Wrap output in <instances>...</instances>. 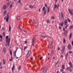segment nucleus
<instances>
[{
  "instance_id": "obj_1",
  "label": "nucleus",
  "mask_w": 73,
  "mask_h": 73,
  "mask_svg": "<svg viewBox=\"0 0 73 73\" xmlns=\"http://www.w3.org/2000/svg\"><path fill=\"white\" fill-rule=\"evenodd\" d=\"M6 42L7 45L8 46H9V43H10V40H11V38H8V37H6Z\"/></svg>"
},
{
  "instance_id": "obj_2",
  "label": "nucleus",
  "mask_w": 73,
  "mask_h": 73,
  "mask_svg": "<svg viewBox=\"0 0 73 73\" xmlns=\"http://www.w3.org/2000/svg\"><path fill=\"white\" fill-rule=\"evenodd\" d=\"M41 70H43L42 72L43 73H46V71L47 70V68L46 67H43L41 69Z\"/></svg>"
},
{
  "instance_id": "obj_3",
  "label": "nucleus",
  "mask_w": 73,
  "mask_h": 73,
  "mask_svg": "<svg viewBox=\"0 0 73 73\" xmlns=\"http://www.w3.org/2000/svg\"><path fill=\"white\" fill-rule=\"evenodd\" d=\"M36 38L34 37L33 38V43H32V45H33V46H34V44H35V43L36 42Z\"/></svg>"
},
{
  "instance_id": "obj_4",
  "label": "nucleus",
  "mask_w": 73,
  "mask_h": 73,
  "mask_svg": "<svg viewBox=\"0 0 73 73\" xmlns=\"http://www.w3.org/2000/svg\"><path fill=\"white\" fill-rule=\"evenodd\" d=\"M9 12H8L6 16V21L7 22H8V20L9 19Z\"/></svg>"
},
{
  "instance_id": "obj_5",
  "label": "nucleus",
  "mask_w": 73,
  "mask_h": 73,
  "mask_svg": "<svg viewBox=\"0 0 73 73\" xmlns=\"http://www.w3.org/2000/svg\"><path fill=\"white\" fill-rule=\"evenodd\" d=\"M61 17V19L63 20H65V18H64V14L62 12H61L60 13Z\"/></svg>"
},
{
  "instance_id": "obj_6",
  "label": "nucleus",
  "mask_w": 73,
  "mask_h": 73,
  "mask_svg": "<svg viewBox=\"0 0 73 73\" xmlns=\"http://www.w3.org/2000/svg\"><path fill=\"white\" fill-rule=\"evenodd\" d=\"M65 47L64 46H63L62 47V49L61 50V52H62V53L63 54L64 53V52L65 51Z\"/></svg>"
},
{
  "instance_id": "obj_7",
  "label": "nucleus",
  "mask_w": 73,
  "mask_h": 73,
  "mask_svg": "<svg viewBox=\"0 0 73 73\" xmlns=\"http://www.w3.org/2000/svg\"><path fill=\"white\" fill-rule=\"evenodd\" d=\"M67 48L68 49H69V50H71V45L70 44H68V45Z\"/></svg>"
},
{
  "instance_id": "obj_8",
  "label": "nucleus",
  "mask_w": 73,
  "mask_h": 73,
  "mask_svg": "<svg viewBox=\"0 0 73 73\" xmlns=\"http://www.w3.org/2000/svg\"><path fill=\"white\" fill-rule=\"evenodd\" d=\"M64 24L65 25H67V24H68V21H67V20L65 19L64 21Z\"/></svg>"
},
{
  "instance_id": "obj_9",
  "label": "nucleus",
  "mask_w": 73,
  "mask_h": 73,
  "mask_svg": "<svg viewBox=\"0 0 73 73\" xmlns=\"http://www.w3.org/2000/svg\"><path fill=\"white\" fill-rule=\"evenodd\" d=\"M15 68V66L14 65H13V67L11 68L12 71L13 72H14V69Z\"/></svg>"
},
{
  "instance_id": "obj_10",
  "label": "nucleus",
  "mask_w": 73,
  "mask_h": 73,
  "mask_svg": "<svg viewBox=\"0 0 73 73\" xmlns=\"http://www.w3.org/2000/svg\"><path fill=\"white\" fill-rule=\"evenodd\" d=\"M68 11H69V12L70 13L72 16L73 15V13H72V11H71V10L70 9H68Z\"/></svg>"
},
{
  "instance_id": "obj_11",
  "label": "nucleus",
  "mask_w": 73,
  "mask_h": 73,
  "mask_svg": "<svg viewBox=\"0 0 73 73\" xmlns=\"http://www.w3.org/2000/svg\"><path fill=\"white\" fill-rule=\"evenodd\" d=\"M7 6L6 5H4L3 6V9L4 10H5V9H7Z\"/></svg>"
},
{
  "instance_id": "obj_12",
  "label": "nucleus",
  "mask_w": 73,
  "mask_h": 73,
  "mask_svg": "<svg viewBox=\"0 0 73 73\" xmlns=\"http://www.w3.org/2000/svg\"><path fill=\"white\" fill-rule=\"evenodd\" d=\"M3 50L4 53H5L6 52V48H5V47H3Z\"/></svg>"
},
{
  "instance_id": "obj_13",
  "label": "nucleus",
  "mask_w": 73,
  "mask_h": 73,
  "mask_svg": "<svg viewBox=\"0 0 73 73\" xmlns=\"http://www.w3.org/2000/svg\"><path fill=\"white\" fill-rule=\"evenodd\" d=\"M59 25L60 26L62 27L64 25V22H62L61 23H59Z\"/></svg>"
},
{
  "instance_id": "obj_14",
  "label": "nucleus",
  "mask_w": 73,
  "mask_h": 73,
  "mask_svg": "<svg viewBox=\"0 0 73 73\" xmlns=\"http://www.w3.org/2000/svg\"><path fill=\"white\" fill-rule=\"evenodd\" d=\"M45 10H46V8H45V7L44 6L42 9V11H45Z\"/></svg>"
},
{
  "instance_id": "obj_15",
  "label": "nucleus",
  "mask_w": 73,
  "mask_h": 73,
  "mask_svg": "<svg viewBox=\"0 0 73 73\" xmlns=\"http://www.w3.org/2000/svg\"><path fill=\"white\" fill-rule=\"evenodd\" d=\"M69 28L70 29H72L73 28V25H71L69 27Z\"/></svg>"
},
{
  "instance_id": "obj_16",
  "label": "nucleus",
  "mask_w": 73,
  "mask_h": 73,
  "mask_svg": "<svg viewBox=\"0 0 73 73\" xmlns=\"http://www.w3.org/2000/svg\"><path fill=\"white\" fill-rule=\"evenodd\" d=\"M69 65H70V66L71 67V68H72V66H73V65L72 64V62H70L69 63Z\"/></svg>"
},
{
  "instance_id": "obj_17",
  "label": "nucleus",
  "mask_w": 73,
  "mask_h": 73,
  "mask_svg": "<svg viewBox=\"0 0 73 73\" xmlns=\"http://www.w3.org/2000/svg\"><path fill=\"white\" fill-rule=\"evenodd\" d=\"M48 42L50 44H51V45L52 44V41L50 40H48Z\"/></svg>"
},
{
  "instance_id": "obj_18",
  "label": "nucleus",
  "mask_w": 73,
  "mask_h": 73,
  "mask_svg": "<svg viewBox=\"0 0 73 73\" xmlns=\"http://www.w3.org/2000/svg\"><path fill=\"white\" fill-rule=\"evenodd\" d=\"M32 22L33 23H34L35 24V25L36 24H37V23L36 22V21H35V20L34 19L33 20V21Z\"/></svg>"
},
{
  "instance_id": "obj_19",
  "label": "nucleus",
  "mask_w": 73,
  "mask_h": 73,
  "mask_svg": "<svg viewBox=\"0 0 73 73\" xmlns=\"http://www.w3.org/2000/svg\"><path fill=\"white\" fill-rule=\"evenodd\" d=\"M67 32H68V31L67 30H66L65 31V32L64 33V35H66V34H67Z\"/></svg>"
},
{
  "instance_id": "obj_20",
  "label": "nucleus",
  "mask_w": 73,
  "mask_h": 73,
  "mask_svg": "<svg viewBox=\"0 0 73 73\" xmlns=\"http://www.w3.org/2000/svg\"><path fill=\"white\" fill-rule=\"evenodd\" d=\"M3 63L4 65L5 64V59H3Z\"/></svg>"
},
{
  "instance_id": "obj_21",
  "label": "nucleus",
  "mask_w": 73,
  "mask_h": 73,
  "mask_svg": "<svg viewBox=\"0 0 73 73\" xmlns=\"http://www.w3.org/2000/svg\"><path fill=\"white\" fill-rule=\"evenodd\" d=\"M11 25H9V30L8 31V32H9L10 31H11Z\"/></svg>"
},
{
  "instance_id": "obj_22",
  "label": "nucleus",
  "mask_w": 73,
  "mask_h": 73,
  "mask_svg": "<svg viewBox=\"0 0 73 73\" xmlns=\"http://www.w3.org/2000/svg\"><path fill=\"white\" fill-rule=\"evenodd\" d=\"M19 71H20L21 70V66H19L18 68Z\"/></svg>"
},
{
  "instance_id": "obj_23",
  "label": "nucleus",
  "mask_w": 73,
  "mask_h": 73,
  "mask_svg": "<svg viewBox=\"0 0 73 73\" xmlns=\"http://www.w3.org/2000/svg\"><path fill=\"white\" fill-rule=\"evenodd\" d=\"M9 53H10V56H12V50H10Z\"/></svg>"
},
{
  "instance_id": "obj_24",
  "label": "nucleus",
  "mask_w": 73,
  "mask_h": 73,
  "mask_svg": "<svg viewBox=\"0 0 73 73\" xmlns=\"http://www.w3.org/2000/svg\"><path fill=\"white\" fill-rule=\"evenodd\" d=\"M29 7L30 8H31V9H32V8H33V6L32 5H30L29 6Z\"/></svg>"
},
{
  "instance_id": "obj_25",
  "label": "nucleus",
  "mask_w": 73,
  "mask_h": 73,
  "mask_svg": "<svg viewBox=\"0 0 73 73\" xmlns=\"http://www.w3.org/2000/svg\"><path fill=\"white\" fill-rule=\"evenodd\" d=\"M3 40V37H0V41H2Z\"/></svg>"
},
{
  "instance_id": "obj_26",
  "label": "nucleus",
  "mask_w": 73,
  "mask_h": 73,
  "mask_svg": "<svg viewBox=\"0 0 73 73\" xmlns=\"http://www.w3.org/2000/svg\"><path fill=\"white\" fill-rule=\"evenodd\" d=\"M21 30H22V31H23L25 33H27V30H23L22 29H21Z\"/></svg>"
},
{
  "instance_id": "obj_27",
  "label": "nucleus",
  "mask_w": 73,
  "mask_h": 73,
  "mask_svg": "<svg viewBox=\"0 0 73 73\" xmlns=\"http://www.w3.org/2000/svg\"><path fill=\"white\" fill-rule=\"evenodd\" d=\"M12 6H13L12 4H11L10 5V9H11V8H12Z\"/></svg>"
},
{
  "instance_id": "obj_28",
  "label": "nucleus",
  "mask_w": 73,
  "mask_h": 73,
  "mask_svg": "<svg viewBox=\"0 0 73 73\" xmlns=\"http://www.w3.org/2000/svg\"><path fill=\"white\" fill-rule=\"evenodd\" d=\"M27 48V46H24V48L23 49L24 51H25V49H26Z\"/></svg>"
},
{
  "instance_id": "obj_29",
  "label": "nucleus",
  "mask_w": 73,
  "mask_h": 73,
  "mask_svg": "<svg viewBox=\"0 0 73 73\" xmlns=\"http://www.w3.org/2000/svg\"><path fill=\"white\" fill-rule=\"evenodd\" d=\"M12 60H13V58L12 56H11V59H10L9 61H12Z\"/></svg>"
},
{
  "instance_id": "obj_30",
  "label": "nucleus",
  "mask_w": 73,
  "mask_h": 73,
  "mask_svg": "<svg viewBox=\"0 0 73 73\" xmlns=\"http://www.w3.org/2000/svg\"><path fill=\"white\" fill-rule=\"evenodd\" d=\"M30 55H29V54H27L26 55V57H27V58H28V57H29Z\"/></svg>"
},
{
  "instance_id": "obj_31",
  "label": "nucleus",
  "mask_w": 73,
  "mask_h": 73,
  "mask_svg": "<svg viewBox=\"0 0 73 73\" xmlns=\"http://www.w3.org/2000/svg\"><path fill=\"white\" fill-rule=\"evenodd\" d=\"M6 13H7V11H6L5 10L4 11V12H3V14L4 15H5Z\"/></svg>"
},
{
  "instance_id": "obj_32",
  "label": "nucleus",
  "mask_w": 73,
  "mask_h": 73,
  "mask_svg": "<svg viewBox=\"0 0 73 73\" xmlns=\"http://www.w3.org/2000/svg\"><path fill=\"white\" fill-rule=\"evenodd\" d=\"M20 19V16H18L17 17V19L18 20H19Z\"/></svg>"
},
{
  "instance_id": "obj_33",
  "label": "nucleus",
  "mask_w": 73,
  "mask_h": 73,
  "mask_svg": "<svg viewBox=\"0 0 73 73\" xmlns=\"http://www.w3.org/2000/svg\"><path fill=\"white\" fill-rule=\"evenodd\" d=\"M31 53V51H28V53L27 54L30 55Z\"/></svg>"
},
{
  "instance_id": "obj_34",
  "label": "nucleus",
  "mask_w": 73,
  "mask_h": 73,
  "mask_svg": "<svg viewBox=\"0 0 73 73\" xmlns=\"http://www.w3.org/2000/svg\"><path fill=\"white\" fill-rule=\"evenodd\" d=\"M49 8H50V7H48V8L47 10V13H49Z\"/></svg>"
},
{
  "instance_id": "obj_35",
  "label": "nucleus",
  "mask_w": 73,
  "mask_h": 73,
  "mask_svg": "<svg viewBox=\"0 0 73 73\" xmlns=\"http://www.w3.org/2000/svg\"><path fill=\"white\" fill-rule=\"evenodd\" d=\"M16 52H14V56H15V57H16Z\"/></svg>"
},
{
  "instance_id": "obj_36",
  "label": "nucleus",
  "mask_w": 73,
  "mask_h": 73,
  "mask_svg": "<svg viewBox=\"0 0 73 73\" xmlns=\"http://www.w3.org/2000/svg\"><path fill=\"white\" fill-rule=\"evenodd\" d=\"M43 12H44V15H46V11H43Z\"/></svg>"
},
{
  "instance_id": "obj_37",
  "label": "nucleus",
  "mask_w": 73,
  "mask_h": 73,
  "mask_svg": "<svg viewBox=\"0 0 73 73\" xmlns=\"http://www.w3.org/2000/svg\"><path fill=\"white\" fill-rule=\"evenodd\" d=\"M3 36L4 37L5 36V33L3 32Z\"/></svg>"
},
{
  "instance_id": "obj_38",
  "label": "nucleus",
  "mask_w": 73,
  "mask_h": 73,
  "mask_svg": "<svg viewBox=\"0 0 73 73\" xmlns=\"http://www.w3.org/2000/svg\"><path fill=\"white\" fill-rule=\"evenodd\" d=\"M62 69H64V65H62Z\"/></svg>"
},
{
  "instance_id": "obj_39",
  "label": "nucleus",
  "mask_w": 73,
  "mask_h": 73,
  "mask_svg": "<svg viewBox=\"0 0 73 73\" xmlns=\"http://www.w3.org/2000/svg\"><path fill=\"white\" fill-rule=\"evenodd\" d=\"M54 8H57V5H56V3L55 4V5H54Z\"/></svg>"
},
{
  "instance_id": "obj_40",
  "label": "nucleus",
  "mask_w": 73,
  "mask_h": 73,
  "mask_svg": "<svg viewBox=\"0 0 73 73\" xmlns=\"http://www.w3.org/2000/svg\"><path fill=\"white\" fill-rule=\"evenodd\" d=\"M55 58H56V57L55 56H53L52 58V60H54L55 59Z\"/></svg>"
},
{
  "instance_id": "obj_41",
  "label": "nucleus",
  "mask_w": 73,
  "mask_h": 73,
  "mask_svg": "<svg viewBox=\"0 0 73 73\" xmlns=\"http://www.w3.org/2000/svg\"><path fill=\"white\" fill-rule=\"evenodd\" d=\"M50 48L51 49L53 48V45H52V44H51V46H50Z\"/></svg>"
},
{
  "instance_id": "obj_42",
  "label": "nucleus",
  "mask_w": 73,
  "mask_h": 73,
  "mask_svg": "<svg viewBox=\"0 0 73 73\" xmlns=\"http://www.w3.org/2000/svg\"><path fill=\"white\" fill-rule=\"evenodd\" d=\"M68 58V56H65V60H67V58Z\"/></svg>"
},
{
  "instance_id": "obj_43",
  "label": "nucleus",
  "mask_w": 73,
  "mask_h": 73,
  "mask_svg": "<svg viewBox=\"0 0 73 73\" xmlns=\"http://www.w3.org/2000/svg\"><path fill=\"white\" fill-rule=\"evenodd\" d=\"M2 29L3 30V31H5V30L4 27H3Z\"/></svg>"
},
{
  "instance_id": "obj_44",
  "label": "nucleus",
  "mask_w": 73,
  "mask_h": 73,
  "mask_svg": "<svg viewBox=\"0 0 73 73\" xmlns=\"http://www.w3.org/2000/svg\"><path fill=\"white\" fill-rule=\"evenodd\" d=\"M51 19H54V17L53 16H52L51 17Z\"/></svg>"
},
{
  "instance_id": "obj_45",
  "label": "nucleus",
  "mask_w": 73,
  "mask_h": 73,
  "mask_svg": "<svg viewBox=\"0 0 73 73\" xmlns=\"http://www.w3.org/2000/svg\"><path fill=\"white\" fill-rule=\"evenodd\" d=\"M72 33H70L69 36V37H72Z\"/></svg>"
},
{
  "instance_id": "obj_46",
  "label": "nucleus",
  "mask_w": 73,
  "mask_h": 73,
  "mask_svg": "<svg viewBox=\"0 0 73 73\" xmlns=\"http://www.w3.org/2000/svg\"><path fill=\"white\" fill-rule=\"evenodd\" d=\"M66 69L67 70H69L70 68L69 67H67V68Z\"/></svg>"
},
{
  "instance_id": "obj_47",
  "label": "nucleus",
  "mask_w": 73,
  "mask_h": 73,
  "mask_svg": "<svg viewBox=\"0 0 73 73\" xmlns=\"http://www.w3.org/2000/svg\"><path fill=\"white\" fill-rule=\"evenodd\" d=\"M59 62V61H58L56 64V65H57L58 64Z\"/></svg>"
},
{
  "instance_id": "obj_48",
  "label": "nucleus",
  "mask_w": 73,
  "mask_h": 73,
  "mask_svg": "<svg viewBox=\"0 0 73 73\" xmlns=\"http://www.w3.org/2000/svg\"><path fill=\"white\" fill-rule=\"evenodd\" d=\"M67 20L70 23V20H69V19L68 18H67Z\"/></svg>"
},
{
  "instance_id": "obj_49",
  "label": "nucleus",
  "mask_w": 73,
  "mask_h": 73,
  "mask_svg": "<svg viewBox=\"0 0 73 73\" xmlns=\"http://www.w3.org/2000/svg\"><path fill=\"white\" fill-rule=\"evenodd\" d=\"M60 71L62 72H64V70H63V69H62L60 70Z\"/></svg>"
},
{
  "instance_id": "obj_50",
  "label": "nucleus",
  "mask_w": 73,
  "mask_h": 73,
  "mask_svg": "<svg viewBox=\"0 0 73 73\" xmlns=\"http://www.w3.org/2000/svg\"><path fill=\"white\" fill-rule=\"evenodd\" d=\"M63 41L64 42H66V41L65 40V39H63Z\"/></svg>"
},
{
  "instance_id": "obj_51",
  "label": "nucleus",
  "mask_w": 73,
  "mask_h": 73,
  "mask_svg": "<svg viewBox=\"0 0 73 73\" xmlns=\"http://www.w3.org/2000/svg\"><path fill=\"white\" fill-rule=\"evenodd\" d=\"M51 54H53V51H52L51 52Z\"/></svg>"
},
{
  "instance_id": "obj_52",
  "label": "nucleus",
  "mask_w": 73,
  "mask_h": 73,
  "mask_svg": "<svg viewBox=\"0 0 73 73\" xmlns=\"http://www.w3.org/2000/svg\"><path fill=\"white\" fill-rule=\"evenodd\" d=\"M59 29H61L62 28H61V26H59Z\"/></svg>"
},
{
  "instance_id": "obj_53",
  "label": "nucleus",
  "mask_w": 73,
  "mask_h": 73,
  "mask_svg": "<svg viewBox=\"0 0 73 73\" xmlns=\"http://www.w3.org/2000/svg\"><path fill=\"white\" fill-rule=\"evenodd\" d=\"M18 49V48H17L16 49V50L14 52H17V49Z\"/></svg>"
},
{
  "instance_id": "obj_54",
  "label": "nucleus",
  "mask_w": 73,
  "mask_h": 73,
  "mask_svg": "<svg viewBox=\"0 0 73 73\" xmlns=\"http://www.w3.org/2000/svg\"><path fill=\"white\" fill-rule=\"evenodd\" d=\"M18 2L20 3H21V1H20V0H19L18 1Z\"/></svg>"
},
{
  "instance_id": "obj_55",
  "label": "nucleus",
  "mask_w": 73,
  "mask_h": 73,
  "mask_svg": "<svg viewBox=\"0 0 73 73\" xmlns=\"http://www.w3.org/2000/svg\"><path fill=\"white\" fill-rule=\"evenodd\" d=\"M69 53H72V51H69Z\"/></svg>"
},
{
  "instance_id": "obj_56",
  "label": "nucleus",
  "mask_w": 73,
  "mask_h": 73,
  "mask_svg": "<svg viewBox=\"0 0 73 73\" xmlns=\"http://www.w3.org/2000/svg\"><path fill=\"white\" fill-rule=\"evenodd\" d=\"M66 56H68V53H67L66 54V55H65Z\"/></svg>"
},
{
  "instance_id": "obj_57",
  "label": "nucleus",
  "mask_w": 73,
  "mask_h": 73,
  "mask_svg": "<svg viewBox=\"0 0 73 73\" xmlns=\"http://www.w3.org/2000/svg\"><path fill=\"white\" fill-rule=\"evenodd\" d=\"M25 44H26V43H27V41H25Z\"/></svg>"
},
{
  "instance_id": "obj_58",
  "label": "nucleus",
  "mask_w": 73,
  "mask_h": 73,
  "mask_svg": "<svg viewBox=\"0 0 73 73\" xmlns=\"http://www.w3.org/2000/svg\"><path fill=\"white\" fill-rule=\"evenodd\" d=\"M63 31H65V28H63Z\"/></svg>"
},
{
  "instance_id": "obj_59",
  "label": "nucleus",
  "mask_w": 73,
  "mask_h": 73,
  "mask_svg": "<svg viewBox=\"0 0 73 73\" xmlns=\"http://www.w3.org/2000/svg\"><path fill=\"white\" fill-rule=\"evenodd\" d=\"M47 23H49V20L47 21Z\"/></svg>"
},
{
  "instance_id": "obj_60",
  "label": "nucleus",
  "mask_w": 73,
  "mask_h": 73,
  "mask_svg": "<svg viewBox=\"0 0 73 73\" xmlns=\"http://www.w3.org/2000/svg\"><path fill=\"white\" fill-rule=\"evenodd\" d=\"M41 38H45V37H41Z\"/></svg>"
},
{
  "instance_id": "obj_61",
  "label": "nucleus",
  "mask_w": 73,
  "mask_h": 73,
  "mask_svg": "<svg viewBox=\"0 0 73 73\" xmlns=\"http://www.w3.org/2000/svg\"><path fill=\"white\" fill-rule=\"evenodd\" d=\"M72 45H73V41H72Z\"/></svg>"
},
{
  "instance_id": "obj_62",
  "label": "nucleus",
  "mask_w": 73,
  "mask_h": 73,
  "mask_svg": "<svg viewBox=\"0 0 73 73\" xmlns=\"http://www.w3.org/2000/svg\"><path fill=\"white\" fill-rule=\"evenodd\" d=\"M67 25H66V26H65V28L66 29V28H67Z\"/></svg>"
},
{
  "instance_id": "obj_63",
  "label": "nucleus",
  "mask_w": 73,
  "mask_h": 73,
  "mask_svg": "<svg viewBox=\"0 0 73 73\" xmlns=\"http://www.w3.org/2000/svg\"><path fill=\"white\" fill-rule=\"evenodd\" d=\"M18 28H19V29H20V27L19 25H18Z\"/></svg>"
},
{
  "instance_id": "obj_64",
  "label": "nucleus",
  "mask_w": 73,
  "mask_h": 73,
  "mask_svg": "<svg viewBox=\"0 0 73 73\" xmlns=\"http://www.w3.org/2000/svg\"><path fill=\"white\" fill-rule=\"evenodd\" d=\"M58 72H59V71H58V70L57 71L56 73H58Z\"/></svg>"
}]
</instances>
